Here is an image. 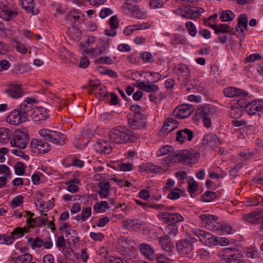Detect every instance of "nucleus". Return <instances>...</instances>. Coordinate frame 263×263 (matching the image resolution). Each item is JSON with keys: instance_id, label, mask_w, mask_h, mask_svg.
<instances>
[{"instance_id": "obj_1", "label": "nucleus", "mask_w": 263, "mask_h": 263, "mask_svg": "<svg viewBox=\"0 0 263 263\" xmlns=\"http://www.w3.org/2000/svg\"><path fill=\"white\" fill-rule=\"evenodd\" d=\"M39 133L44 139L34 138L30 142V147L34 153L45 154L51 149L47 141L61 145L64 144L66 136L63 133L48 129H42Z\"/></svg>"}, {"instance_id": "obj_2", "label": "nucleus", "mask_w": 263, "mask_h": 263, "mask_svg": "<svg viewBox=\"0 0 263 263\" xmlns=\"http://www.w3.org/2000/svg\"><path fill=\"white\" fill-rule=\"evenodd\" d=\"M108 135L111 141L118 144L135 142L139 137L138 134L125 126H118L112 129Z\"/></svg>"}, {"instance_id": "obj_3", "label": "nucleus", "mask_w": 263, "mask_h": 263, "mask_svg": "<svg viewBox=\"0 0 263 263\" xmlns=\"http://www.w3.org/2000/svg\"><path fill=\"white\" fill-rule=\"evenodd\" d=\"M173 70L177 73L179 82L184 85L186 90L189 91L194 87L190 80V70L186 65L179 64L175 66Z\"/></svg>"}, {"instance_id": "obj_4", "label": "nucleus", "mask_w": 263, "mask_h": 263, "mask_svg": "<svg viewBox=\"0 0 263 263\" xmlns=\"http://www.w3.org/2000/svg\"><path fill=\"white\" fill-rule=\"evenodd\" d=\"M138 2L139 0H125L122 8L127 14L138 19H145L146 14L137 5Z\"/></svg>"}, {"instance_id": "obj_5", "label": "nucleus", "mask_w": 263, "mask_h": 263, "mask_svg": "<svg viewBox=\"0 0 263 263\" xmlns=\"http://www.w3.org/2000/svg\"><path fill=\"white\" fill-rule=\"evenodd\" d=\"M220 259L217 261L226 260L229 263L232 261L239 260L242 256L241 251L238 249L235 248H226L221 251L219 254Z\"/></svg>"}, {"instance_id": "obj_6", "label": "nucleus", "mask_w": 263, "mask_h": 263, "mask_svg": "<svg viewBox=\"0 0 263 263\" xmlns=\"http://www.w3.org/2000/svg\"><path fill=\"white\" fill-rule=\"evenodd\" d=\"M129 126L134 129H144L147 125V118L142 113L128 114L127 116Z\"/></svg>"}, {"instance_id": "obj_7", "label": "nucleus", "mask_w": 263, "mask_h": 263, "mask_svg": "<svg viewBox=\"0 0 263 263\" xmlns=\"http://www.w3.org/2000/svg\"><path fill=\"white\" fill-rule=\"evenodd\" d=\"M13 136V139L10 141V144L12 147L15 146L20 149L26 147L29 142V137L25 131L17 130Z\"/></svg>"}, {"instance_id": "obj_8", "label": "nucleus", "mask_w": 263, "mask_h": 263, "mask_svg": "<svg viewBox=\"0 0 263 263\" xmlns=\"http://www.w3.org/2000/svg\"><path fill=\"white\" fill-rule=\"evenodd\" d=\"M199 153L194 151L184 150L178 152V161L184 163H195L199 158Z\"/></svg>"}, {"instance_id": "obj_9", "label": "nucleus", "mask_w": 263, "mask_h": 263, "mask_svg": "<svg viewBox=\"0 0 263 263\" xmlns=\"http://www.w3.org/2000/svg\"><path fill=\"white\" fill-rule=\"evenodd\" d=\"M35 103H37L35 99L27 98L20 105L19 109L26 121L29 116L31 117V113L33 112L34 110L33 106Z\"/></svg>"}, {"instance_id": "obj_10", "label": "nucleus", "mask_w": 263, "mask_h": 263, "mask_svg": "<svg viewBox=\"0 0 263 263\" xmlns=\"http://www.w3.org/2000/svg\"><path fill=\"white\" fill-rule=\"evenodd\" d=\"M176 250L180 255H184L190 254L193 249V242L187 239L178 241L176 243Z\"/></svg>"}, {"instance_id": "obj_11", "label": "nucleus", "mask_w": 263, "mask_h": 263, "mask_svg": "<svg viewBox=\"0 0 263 263\" xmlns=\"http://www.w3.org/2000/svg\"><path fill=\"white\" fill-rule=\"evenodd\" d=\"M46 109L42 107H34L33 112L31 113V118L35 123L41 124L49 118Z\"/></svg>"}, {"instance_id": "obj_12", "label": "nucleus", "mask_w": 263, "mask_h": 263, "mask_svg": "<svg viewBox=\"0 0 263 263\" xmlns=\"http://www.w3.org/2000/svg\"><path fill=\"white\" fill-rule=\"evenodd\" d=\"M203 12V9L200 7H185L181 11L182 17L188 19L195 20L198 18Z\"/></svg>"}, {"instance_id": "obj_13", "label": "nucleus", "mask_w": 263, "mask_h": 263, "mask_svg": "<svg viewBox=\"0 0 263 263\" xmlns=\"http://www.w3.org/2000/svg\"><path fill=\"white\" fill-rule=\"evenodd\" d=\"M159 217L164 222L172 224L183 221V217L178 213L161 212L159 214Z\"/></svg>"}, {"instance_id": "obj_14", "label": "nucleus", "mask_w": 263, "mask_h": 263, "mask_svg": "<svg viewBox=\"0 0 263 263\" xmlns=\"http://www.w3.org/2000/svg\"><path fill=\"white\" fill-rule=\"evenodd\" d=\"M246 111L250 115H254L256 112L263 114V100L259 99L248 102Z\"/></svg>"}, {"instance_id": "obj_15", "label": "nucleus", "mask_w": 263, "mask_h": 263, "mask_svg": "<svg viewBox=\"0 0 263 263\" xmlns=\"http://www.w3.org/2000/svg\"><path fill=\"white\" fill-rule=\"evenodd\" d=\"M26 121L19 109H14L7 117V121L12 125H17Z\"/></svg>"}, {"instance_id": "obj_16", "label": "nucleus", "mask_w": 263, "mask_h": 263, "mask_svg": "<svg viewBox=\"0 0 263 263\" xmlns=\"http://www.w3.org/2000/svg\"><path fill=\"white\" fill-rule=\"evenodd\" d=\"M193 137V132L188 128L180 130L176 133V140L182 144L184 142L185 140L191 141Z\"/></svg>"}, {"instance_id": "obj_17", "label": "nucleus", "mask_w": 263, "mask_h": 263, "mask_svg": "<svg viewBox=\"0 0 263 263\" xmlns=\"http://www.w3.org/2000/svg\"><path fill=\"white\" fill-rule=\"evenodd\" d=\"M149 84H145V82H140L137 81L134 84V86L140 88L141 90H144L147 92H157L159 90L158 86L155 85L153 82L148 81Z\"/></svg>"}, {"instance_id": "obj_18", "label": "nucleus", "mask_w": 263, "mask_h": 263, "mask_svg": "<svg viewBox=\"0 0 263 263\" xmlns=\"http://www.w3.org/2000/svg\"><path fill=\"white\" fill-rule=\"evenodd\" d=\"M223 94L226 97L232 98L234 97H245L248 95L246 91L233 87H229L224 89Z\"/></svg>"}, {"instance_id": "obj_19", "label": "nucleus", "mask_w": 263, "mask_h": 263, "mask_svg": "<svg viewBox=\"0 0 263 263\" xmlns=\"http://www.w3.org/2000/svg\"><path fill=\"white\" fill-rule=\"evenodd\" d=\"M6 92L13 98L17 99L23 96L24 92L21 85L10 84L7 88Z\"/></svg>"}, {"instance_id": "obj_20", "label": "nucleus", "mask_w": 263, "mask_h": 263, "mask_svg": "<svg viewBox=\"0 0 263 263\" xmlns=\"http://www.w3.org/2000/svg\"><path fill=\"white\" fill-rule=\"evenodd\" d=\"M222 143L215 134H209L204 136L202 140V145H210L211 147H216Z\"/></svg>"}, {"instance_id": "obj_21", "label": "nucleus", "mask_w": 263, "mask_h": 263, "mask_svg": "<svg viewBox=\"0 0 263 263\" xmlns=\"http://www.w3.org/2000/svg\"><path fill=\"white\" fill-rule=\"evenodd\" d=\"M215 112V109L213 106L210 105H205L202 106L196 110V117L197 118L213 116Z\"/></svg>"}, {"instance_id": "obj_22", "label": "nucleus", "mask_w": 263, "mask_h": 263, "mask_svg": "<svg viewBox=\"0 0 263 263\" xmlns=\"http://www.w3.org/2000/svg\"><path fill=\"white\" fill-rule=\"evenodd\" d=\"M199 218L203 223H204V227L206 229L217 230V229L212 228L213 223L218 219L216 216L210 214H202L199 216Z\"/></svg>"}, {"instance_id": "obj_23", "label": "nucleus", "mask_w": 263, "mask_h": 263, "mask_svg": "<svg viewBox=\"0 0 263 263\" xmlns=\"http://www.w3.org/2000/svg\"><path fill=\"white\" fill-rule=\"evenodd\" d=\"M18 15L17 11L15 9L7 8L1 10L0 16L6 21H10L15 18Z\"/></svg>"}, {"instance_id": "obj_24", "label": "nucleus", "mask_w": 263, "mask_h": 263, "mask_svg": "<svg viewBox=\"0 0 263 263\" xmlns=\"http://www.w3.org/2000/svg\"><path fill=\"white\" fill-rule=\"evenodd\" d=\"M179 123L176 120L170 118L166 120L164 123V125L161 128V131L166 132L167 134L174 130L178 126Z\"/></svg>"}, {"instance_id": "obj_25", "label": "nucleus", "mask_w": 263, "mask_h": 263, "mask_svg": "<svg viewBox=\"0 0 263 263\" xmlns=\"http://www.w3.org/2000/svg\"><path fill=\"white\" fill-rule=\"evenodd\" d=\"M244 252L248 257L256 259V263H263V257L257 250L253 248H247L244 250Z\"/></svg>"}, {"instance_id": "obj_26", "label": "nucleus", "mask_w": 263, "mask_h": 263, "mask_svg": "<svg viewBox=\"0 0 263 263\" xmlns=\"http://www.w3.org/2000/svg\"><path fill=\"white\" fill-rule=\"evenodd\" d=\"M208 25L212 28L215 33L218 35H220V33H226L231 32V29L229 26L227 24H208Z\"/></svg>"}, {"instance_id": "obj_27", "label": "nucleus", "mask_w": 263, "mask_h": 263, "mask_svg": "<svg viewBox=\"0 0 263 263\" xmlns=\"http://www.w3.org/2000/svg\"><path fill=\"white\" fill-rule=\"evenodd\" d=\"M177 109L179 111L177 116H180L181 118H184L190 115L193 111V107L189 104H183L178 106Z\"/></svg>"}, {"instance_id": "obj_28", "label": "nucleus", "mask_w": 263, "mask_h": 263, "mask_svg": "<svg viewBox=\"0 0 263 263\" xmlns=\"http://www.w3.org/2000/svg\"><path fill=\"white\" fill-rule=\"evenodd\" d=\"M20 4L26 10L27 12H30L34 14L38 13V10L35 9L33 0H19Z\"/></svg>"}, {"instance_id": "obj_29", "label": "nucleus", "mask_w": 263, "mask_h": 263, "mask_svg": "<svg viewBox=\"0 0 263 263\" xmlns=\"http://www.w3.org/2000/svg\"><path fill=\"white\" fill-rule=\"evenodd\" d=\"M100 190L98 194L101 198H107L109 195L110 184L109 182H100L98 184Z\"/></svg>"}, {"instance_id": "obj_30", "label": "nucleus", "mask_w": 263, "mask_h": 263, "mask_svg": "<svg viewBox=\"0 0 263 263\" xmlns=\"http://www.w3.org/2000/svg\"><path fill=\"white\" fill-rule=\"evenodd\" d=\"M95 149L96 152L109 154L111 152V146L106 142H98L95 145Z\"/></svg>"}, {"instance_id": "obj_31", "label": "nucleus", "mask_w": 263, "mask_h": 263, "mask_svg": "<svg viewBox=\"0 0 263 263\" xmlns=\"http://www.w3.org/2000/svg\"><path fill=\"white\" fill-rule=\"evenodd\" d=\"M159 243L163 250L167 252H172L174 249V245L165 236H161L158 238Z\"/></svg>"}, {"instance_id": "obj_32", "label": "nucleus", "mask_w": 263, "mask_h": 263, "mask_svg": "<svg viewBox=\"0 0 263 263\" xmlns=\"http://www.w3.org/2000/svg\"><path fill=\"white\" fill-rule=\"evenodd\" d=\"M13 136L12 131L7 128H0V142L6 143L9 142Z\"/></svg>"}, {"instance_id": "obj_33", "label": "nucleus", "mask_w": 263, "mask_h": 263, "mask_svg": "<svg viewBox=\"0 0 263 263\" xmlns=\"http://www.w3.org/2000/svg\"><path fill=\"white\" fill-rule=\"evenodd\" d=\"M79 13L78 11L75 10L67 13L65 16L67 23L73 26L80 19V16L79 15Z\"/></svg>"}, {"instance_id": "obj_34", "label": "nucleus", "mask_w": 263, "mask_h": 263, "mask_svg": "<svg viewBox=\"0 0 263 263\" xmlns=\"http://www.w3.org/2000/svg\"><path fill=\"white\" fill-rule=\"evenodd\" d=\"M235 14L230 10L220 11V20L221 22H231L235 18Z\"/></svg>"}, {"instance_id": "obj_35", "label": "nucleus", "mask_w": 263, "mask_h": 263, "mask_svg": "<svg viewBox=\"0 0 263 263\" xmlns=\"http://www.w3.org/2000/svg\"><path fill=\"white\" fill-rule=\"evenodd\" d=\"M260 214L258 212L254 213H250L248 214L244 215V219L245 220L252 223H258L260 218Z\"/></svg>"}, {"instance_id": "obj_36", "label": "nucleus", "mask_w": 263, "mask_h": 263, "mask_svg": "<svg viewBox=\"0 0 263 263\" xmlns=\"http://www.w3.org/2000/svg\"><path fill=\"white\" fill-rule=\"evenodd\" d=\"M140 251L147 258H152L153 256L154 251L152 248L147 244H142L140 248Z\"/></svg>"}, {"instance_id": "obj_37", "label": "nucleus", "mask_w": 263, "mask_h": 263, "mask_svg": "<svg viewBox=\"0 0 263 263\" xmlns=\"http://www.w3.org/2000/svg\"><path fill=\"white\" fill-rule=\"evenodd\" d=\"M110 206L107 202L105 201H101L97 202L93 205V209L97 212H104L106 209H109Z\"/></svg>"}, {"instance_id": "obj_38", "label": "nucleus", "mask_w": 263, "mask_h": 263, "mask_svg": "<svg viewBox=\"0 0 263 263\" xmlns=\"http://www.w3.org/2000/svg\"><path fill=\"white\" fill-rule=\"evenodd\" d=\"M192 232L195 235L198 237L199 241L203 244L205 240H206V238L209 233L203 230L200 229H194L192 230Z\"/></svg>"}, {"instance_id": "obj_39", "label": "nucleus", "mask_w": 263, "mask_h": 263, "mask_svg": "<svg viewBox=\"0 0 263 263\" xmlns=\"http://www.w3.org/2000/svg\"><path fill=\"white\" fill-rule=\"evenodd\" d=\"M217 195L216 192L212 191H206L201 196L202 200L203 202H209L216 198Z\"/></svg>"}, {"instance_id": "obj_40", "label": "nucleus", "mask_w": 263, "mask_h": 263, "mask_svg": "<svg viewBox=\"0 0 263 263\" xmlns=\"http://www.w3.org/2000/svg\"><path fill=\"white\" fill-rule=\"evenodd\" d=\"M28 241L31 243L32 249L40 248L43 246V239L40 237H36L35 239L30 237L28 239Z\"/></svg>"}, {"instance_id": "obj_41", "label": "nucleus", "mask_w": 263, "mask_h": 263, "mask_svg": "<svg viewBox=\"0 0 263 263\" xmlns=\"http://www.w3.org/2000/svg\"><path fill=\"white\" fill-rule=\"evenodd\" d=\"M32 259V255L30 254H25L18 256L15 259V263H28Z\"/></svg>"}, {"instance_id": "obj_42", "label": "nucleus", "mask_w": 263, "mask_h": 263, "mask_svg": "<svg viewBox=\"0 0 263 263\" xmlns=\"http://www.w3.org/2000/svg\"><path fill=\"white\" fill-rule=\"evenodd\" d=\"M95 96L99 99L101 98H107L109 96V93L107 92L106 88L103 86L95 92Z\"/></svg>"}, {"instance_id": "obj_43", "label": "nucleus", "mask_w": 263, "mask_h": 263, "mask_svg": "<svg viewBox=\"0 0 263 263\" xmlns=\"http://www.w3.org/2000/svg\"><path fill=\"white\" fill-rule=\"evenodd\" d=\"M173 151V147L168 145H166L161 147L157 152V157H161L168 154V153Z\"/></svg>"}, {"instance_id": "obj_44", "label": "nucleus", "mask_w": 263, "mask_h": 263, "mask_svg": "<svg viewBox=\"0 0 263 263\" xmlns=\"http://www.w3.org/2000/svg\"><path fill=\"white\" fill-rule=\"evenodd\" d=\"M14 172L16 175L22 176L24 174L25 171V165L22 162H17L14 165Z\"/></svg>"}, {"instance_id": "obj_45", "label": "nucleus", "mask_w": 263, "mask_h": 263, "mask_svg": "<svg viewBox=\"0 0 263 263\" xmlns=\"http://www.w3.org/2000/svg\"><path fill=\"white\" fill-rule=\"evenodd\" d=\"M14 241V238L11 235V234H10L9 236H7L5 234L2 235L0 236V243L1 244L9 245L12 244Z\"/></svg>"}, {"instance_id": "obj_46", "label": "nucleus", "mask_w": 263, "mask_h": 263, "mask_svg": "<svg viewBox=\"0 0 263 263\" xmlns=\"http://www.w3.org/2000/svg\"><path fill=\"white\" fill-rule=\"evenodd\" d=\"M167 0H151L149 6L153 9L160 8L166 3Z\"/></svg>"}, {"instance_id": "obj_47", "label": "nucleus", "mask_w": 263, "mask_h": 263, "mask_svg": "<svg viewBox=\"0 0 263 263\" xmlns=\"http://www.w3.org/2000/svg\"><path fill=\"white\" fill-rule=\"evenodd\" d=\"M198 190V183L192 178L188 182L187 191L191 194H194Z\"/></svg>"}, {"instance_id": "obj_48", "label": "nucleus", "mask_w": 263, "mask_h": 263, "mask_svg": "<svg viewBox=\"0 0 263 263\" xmlns=\"http://www.w3.org/2000/svg\"><path fill=\"white\" fill-rule=\"evenodd\" d=\"M240 24H242L245 26H247L248 18L246 14H242L240 15L237 20V24L236 26V30L237 32H239V26Z\"/></svg>"}, {"instance_id": "obj_49", "label": "nucleus", "mask_w": 263, "mask_h": 263, "mask_svg": "<svg viewBox=\"0 0 263 263\" xmlns=\"http://www.w3.org/2000/svg\"><path fill=\"white\" fill-rule=\"evenodd\" d=\"M11 234L15 240L16 238H21L24 236V230L22 227H17L13 230Z\"/></svg>"}, {"instance_id": "obj_50", "label": "nucleus", "mask_w": 263, "mask_h": 263, "mask_svg": "<svg viewBox=\"0 0 263 263\" xmlns=\"http://www.w3.org/2000/svg\"><path fill=\"white\" fill-rule=\"evenodd\" d=\"M167 235L170 236H175L178 232V227L175 224H170L166 229Z\"/></svg>"}, {"instance_id": "obj_51", "label": "nucleus", "mask_w": 263, "mask_h": 263, "mask_svg": "<svg viewBox=\"0 0 263 263\" xmlns=\"http://www.w3.org/2000/svg\"><path fill=\"white\" fill-rule=\"evenodd\" d=\"M96 64H111L113 63V61L109 57H100L95 60Z\"/></svg>"}, {"instance_id": "obj_52", "label": "nucleus", "mask_w": 263, "mask_h": 263, "mask_svg": "<svg viewBox=\"0 0 263 263\" xmlns=\"http://www.w3.org/2000/svg\"><path fill=\"white\" fill-rule=\"evenodd\" d=\"M24 197L22 195L15 197L11 201V206L13 209L20 206L23 202Z\"/></svg>"}, {"instance_id": "obj_53", "label": "nucleus", "mask_w": 263, "mask_h": 263, "mask_svg": "<svg viewBox=\"0 0 263 263\" xmlns=\"http://www.w3.org/2000/svg\"><path fill=\"white\" fill-rule=\"evenodd\" d=\"M185 26L190 34L192 36H194L197 33V29L194 24L191 22H187L186 23Z\"/></svg>"}, {"instance_id": "obj_54", "label": "nucleus", "mask_w": 263, "mask_h": 263, "mask_svg": "<svg viewBox=\"0 0 263 263\" xmlns=\"http://www.w3.org/2000/svg\"><path fill=\"white\" fill-rule=\"evenodd\" d=\"M91 208L86 207L83 209L81 214V218H82V221H85L91 216Z\"/></svg>"}, {"instance_id": "obj_55", "label": "nucleus", "mask_w": 263, "mask_h": 263, "mask_svg": "<svg viewBox=\"0 0 263 263\" xmlns=\"http://www.w3.org/2000/svg\"><path fill=\"white\" fill-rule=\"evenodd\" d=\"M180 190L179 189L175 188L174 190H171L167 197L171 200L177 199L180 196Z\"/></svg>"}, {"instance_id": "obj_56", "label": "nucleus", "mask_w": 263, "mask_h": 263, "mask_svg": "<svg viewBox=\"0 0 263 263\" xmlns=\"http://www.w3.org/2000/svg\"><path fill=\"white\" fill-rule=\"evenodd\" d=\"M216 237L209 233L203 244L207 246L215 245H216Z\"/></svg>"}, {"instance_id": "obj_57", "label": "nucleus", "mask_w": 263, "mask_h": 263, "mask_svg": "<svg viewBox=\"0 0 263 263\" xmlns=\"http://www.w3.org/2000/svg\"><path fill=\"white\" fill-rule=\"evenodd\" d=\"M140 57L144 62H152L154 61L152 54L147 51H144L141 53Z\"/></svg>"}, {"instance_id": "obj_58", "label": "nucleus", "mask_w": 263, "mask_h": 263, "mask_svg": "<svg viewBox=\"0 0 263 263\" xmlns=\"http://www.w3.org/2000/svg\"><path fill=\"white\" fill-rule=\"evenodd\" d=\"M146 170L152 173H159L161 170L159 166H158L151 163H146Z\"/></svg>"}, {"instance_id": "obj_59", "label": "nucleus", "mask_w": 263, "mask_h": 263, "mask_svg": "<svg viewBox=\"0 0 263 263\" xmlns=\"http://www.w3.org/2000/svg\"><path fill=\"white\" fill-rule=\"evenodd\" d=\"M109 25L111 29H117L119 26V20L116 15L112 16L109 19Z\"/></svg>"}, {"instance_id": "obj_60", "label": "nucleus", "mask_w": 263, "mask_h": 263, "mask_svg": "<svg viewBox=\"0 0 263 263\" xmlns=\"http://www.w3.org/2000/svg\"><path fill=\"white\" fill-rule=\"evenodd\" d=\"M0 173L5 174L7 178H10L11 176L9 167L5 164L0 165Z\"/></svg>"}, {"instance_id": "obj_61", "label": "nucleus", "mask_w": 263, "mask_h": 263, "mask_svg": "<svg viewBox=\"0 0 263 263\" xmlns=\"http://www.w3.org/2000/svg\"><path fill=\"white\" fill-rule=\"evenodd\" d=\"M101 48H99L98 49V54H102L104 53V52L105 51L106 48L108 47L109 45V40H101Z\"/></svg>"}, {"instance_id": "obj_62", "label": "nucleus", "mask_w": 263, "mask_h": 263, "mask_svg": "<svg viewBox=\"0 0 263 263\" xmlns=\"http://www.w3.org/2000/svg\"><path fill=\"white\" fill-rule=\"evenodd\" d=\"M90 236L95 241H101L104 238V235L101 233L91 232Z\"/></svg>"}, {"instance_id": "obj_63", "label": "nucleus", "mask_w": 263, "mask_h": 263, "mask_svg": "<svg viewBox=\"0 0 263 263\" xmlns=\"http://www.w3.org/2000/svg\"><path fill=\"white\" fill-rule=\"evenodd\" d=\"M247 206H256L259 204V200L258 198H248L245 201Z\"/></svg>"}, {"instance_id": "obj_64", "label": "nucleus", "mask_w": 263, "mask_h": 263, "mask_svg": "<svg viewBox=\"0 0 263 263\" xmlns=\"http://www.w3.org/2000/svg\"><path fill=\"white\" fill-rule=\"evenodd\" d=\"M261 58L260 55L258 53L251 54L246 58V62H253L256 60H260Z\"/></svg>"}]
</instances>
